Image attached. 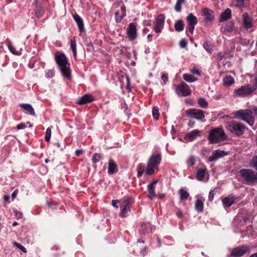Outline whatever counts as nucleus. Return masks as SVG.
<instances>
[{
  "label": "nucleus",
  "instance_id": "obj_27",
  "mask_svg": "<svg viewBox=\"0 0 257 257\" xmlns=\"http://www.w3.org/2000/svg\"><path fill=\"white\" fill-rule=\"evenodd\" d=\"M179 194L180 195V199L182 201L187 200L189 196V193L182 188L179 190Z\"/></svg>",
  "mask_w": 257,
  "mask_h": 257
},
{
  "label": "nucleus",
  "instance_id": "obj_14",
  "mask_svg": "<svg viewBox=\"0 0 257 257\" xmlns=\"http://www.w3.org/2000/svg\"><path fill=\"white\" fill-rule=\"evenodd\" d=\"M242 22L243 27L246 29H249L252 26V19L247 13L242 15Z\"/></svg>",
  "mask_w": 257,
  "mask_h": 257
},
{
  "label": "nucleus",
  "instance_id": "obj_5",
  "mask_svg": "<svg viewBox=\"0 0 257 257\" xmlns=\"http://www.w3.org/2000/svg\"><path fill=\"white\" fill-rule=\"evenodd\" d=\"M161 160V158L160 155H158L157 156L153 155L150 158L147 164V167L146 172L148 175H151L154 173V168L160 164Z\"/></svg>",
  "mask_w": 257,
  "mask_h": 257
},
{
  "label": "nucleus",
  "instance_id": "obj_55",
  "mask_svg": "<svg viewBox=\"0 0 257 257\" xmlns=\"http://www.w3.org/2000/svg\"><path fill=\"white\" fill-rule=\"evenodd\" d=\"M9 49L10 51L15 54H17V52L15 51V48L11 45H9Z\"/></svg>",
  "mask_w": 257,
  "mask_h": 257
},
{
  "label": "nucleus",
  "instance_id": "obj_53",
  "mask_svg": "<svg viewBox=\"0 0 257 257\" xmlns=\"http://www.w3.org/2000/svg\"><path fill=\"white\" fill-rule=\"evenodd\" d=\"M120 11H121V15H122V17L125 16V15H126V14H125L126 9H125V6H122L121 7Z\"/></svg>",
  "mask_w": 257,
  "mask_h": 257
},
{
  "label": "nucleus",
  "instance_id": "obj_28",
  "mask_svg": "<svg viewBox=\"0 0 257 257\" xmlns=\"http://www.w3.org/2000/svg\"><path fill=\"white\" fill-rule=\"evenodd\" d=\"M206 170V169H199L197 170L196 178L198 180L201 181L204 179Z\"/></svg>",
  "mask_w": 257,
  "mask_h": 257
},
{
  "label": "nucleus",
  "instance_id": "obj_61",
  "mask_svg": "<svg viewBox=\"0 0 257 257\" xmlns=\"http://www.w3.org/2000/svg\"><path fill=\"white\" fill-rule=\"evenodd\" d=\"M15 213H16V215L19 218H21L22 217L23 214L22 212H21L19 211H16Z\"/></svg>",
  "mask_w": 257,
  "mask_h": 257
},
{
  "label": "nucleus",
  "instance_id": "obj_43",
  "mask_svg": "<svg viewBox=\"0 0 257 257\" xmlns=\"http://www.w3.org/2000/svg\"><path fill=\"white\" fill-rule=\"evenodd\" d=\"M144 171H145L144 167L142 165H139L138 169V175L140 177H141Z\"/></svg>",
  "mask_w": 257,
  "mask_h": 257
},
{
  "label": "nucleus",
  "instance_id": "obj_17",
  "mask_svg": "<svg viewBox=\"0 0 257 257\" xmlns=\"http://www.w3.org/2000/svg\"><path fill=\"white\" fill-rule=\"evenodd\" d=\"M202 13L205 17V20L208 21H212L214 19V12L210 9L205 8L202 10Z\"/></svg>",
  "mask_w": 257,
  "mask_h": 257
},
{
  "label": "nucleus",
  "instance_id": "obj_60",
  "mask_svg": "<svg viewBox=\"0 0 257 257\" xmlns=\"http://www.w3.org/2000/svg\"><path fill=\"white\" fill-rule=\"evenodd\" d=\"M214 193H213V191H211L210 192H209V201H212L213 199V197H214Z\"/></svg>",
  "mask_w": 257,
  "mask_h": 257
},
{
  "label": "nucleus",
  "instance_id": "obj_39",
  "mask_svg": "<svg viewBox=\"0 0 257 257\" xmlns=\"http://www.w3.org/2000/svg\"><path fill=\"white\" fill-rule=\"evenodd\" d=\"M51 129L50 127H48L46 130V136L45 137V140L46 142H49L51 139Z\"/></svg>",
  "mask_w": 257,
  "mask_h": 257
},
{
  "label": "nucleus",
  "instance_id": "obj_47",
  "mask_svg": "<svg viewBox=\"0 0 257 257\" xmlns=\"http://www.w3.org/2000/svg\"><path fill=\"white\" fill-rule=\"evenodd\" d=\"M251 164L252 166L257 170V156L254 157L251 160Z\"/></svg>",
  "mask_w": 257,
  "mask_h": 257
},
{
  "label": "nucleus",
  "instance_id": "obj_44",
  "mask_svg": "<svg viewBox=\"0 0 257 257\" xmlns=\"http://www.w3.org/2000/svg\"><path fill=\"white\" fill-rule=\"evenodd\" d=\"M203 47L204 49L209 53H211L212 51V49L210 44H209L207 42H204L203 44Z\"/></svg>",
  "mask_w": 257,
  "mask_h": 257
},
{
  "label": "nucleus",
  "instance_id": "obj_15",
  "mask_svg": "<svg viewBox=\"0 0 257 257\" xmlns=\"http://www.w3.org/2000/svg\"><path fill=\"white\" fill-rule=\"evenodd\" d=\"M93 96L89 94H86L81 96L77 101V103L80 105H83L93 101Z\"/></svg>",
  "mask_w": 257,
  "mask_h": 257
},
{
  "label": "nucleus",
  "instance_id": "obj_2",
  "mask_svg": "<svg viewBox=\"0 0 257 257\" xmlns=\"http://www.w3.org/2000/svg\"><path fill=\"white\" fill-rule=\"evenodd\" d=\"M227 139L224 131L222 128L217 127L211 130L209 132L208 139L210 143H217L224 141Z\"/></svg>",
  "mask_w": 257,
  "mask_h": 257
},
{
  "label": "nucleus",
  "instance_id": "obj_24",
  "mask_svg": "<svg viewBox=\"0 0 257 257\" xmlns=\"http://www.w3.org/2000/svg\"><path fill=\"white\" fill-rule=\"evenodd\" d=\"M74 19L77 24V25L79 27V31L80 32H82V31H83L84 30V25H83V21H82V19H81V18L78 15L76 14L74 16Z\"/></svg>",
  "mask_w": 257,
  "mask_h": 257
},
{
  "label": "nucleus",
  "instance_id": "obj_29",
  "mask_svg": "<svg viewBox=\"0 0 257 257\" xmlns=\"http://www.w3.org/2000/svg\"><path fill=\"white\" fill-rule=\"evenodd\" d=\"M233 82L234 79L230 75H226L223 79V83L225 86H230Z\"/></svg>",
  "mask_w": 257,
  "mask_h": 257
},
{
  "label": "nucleus",
  "instance_id": "obj_33",
  "mask_svg": "<svg viewBox=\"0 0 257 257\" xmlns=\"http://www.w3.org/2000/svg\"><path fill=\"white\" fill-rule=\"evenodd\" d=\"M151 230V227L149 224L144 223L142 224V228L140 229V232L143 234H145L146 232Z\"/></svg>",
  "mask_w": 257,
  "mask_h": 257
},
{
  "label": "nucleus",
  "instance_id": "obj_45",
  "mask_svg": "<svg viewBox=\"0 0 257 257\" xmlns=\"http://www.w3.org/2000/svg\"><path fill=\"white\" fill-rule=\"evenodd\" d=\"M85 42L87 43L88 48H87V51H92L93 50V47L91 42H89L87 39H85Z\"/></svg>",
  "mask_w": 257,
  "mask_h": 257
},
{
  "label": "nucleus",
  "instance_id": "obj_9",
  "mask_svg": "<svg viewBox=\"0 0 257 257\" xmlns=\"http://www.w3.org/2000/svg\"><path fill=\"white\" fill-rule=\"evenodd\" d=\"M186 113L189 117L195 118L198 120H201L205 117L204 112L201 109H188L186 111Z\"/></svg>",
  "mask_w": 257,
  "mask_h": 257
},
{
  "label": "nucleus",
  "instance_id": "obj_31",
  "mask_svg": "<svg viewBox=\"0 0 257 257\" xmlns=\"http://www.w3.org/2000/svg\"><path fill=\"white\" fill-rule=\"evenodd\" d=\"M198 103L200 107L202 108H207L208 106V102L202 97H200L198 99Z\"/></svg>",
  "mask_w": 257,
  "mask_h": 257
},
{
  "label": "nucleus",
  "instance_id": "obj_62",
  "mask_svg": "<svg viewBox=\"0 0 257 257\" xmlns=\"http://www.w3.org/2000/svg\"><path fill=\"white\" fill-rule=\"evenodd\" d=\"M118 202L117 200H113L112 201V205L113 207L117 208L118 206L116 205V203Z\"/></svg>",
  "mask_w": 257,
  "mask_h": 257
},
{
  "label": "nucleus",
  "instance_id": "obj_20",
  "mask_svg": "<svg viewBox=\"0 0 257 257\" xmlns=\"http://www.w3.org/2000/svg\"><path fill=\"white\" fill-rule=\"evenodd\" d=\"M200 133L201 131L198 130H193L189 134H187L185 136L184 139L186 140L192 141L197 137V136H199Z\"/></svg>",
  "mask_w": 257,
  "mask_h": 257
},
{
  "label": "nucleus",
  "instance_id": "obj_13",
  "mask_svg": "<svg viewBox=\"0 0 257 257\" xmlns=\"http://www.w3.org/2000/svg\"><path fill=\"white\" fill-rule=\"evenodd\" d=\"M127 36L130 40H134L136 38V26L134 23H131L127 30Z\"/></svg>",
  "mask_w": 257,
  "mask_h": 257
},
{
  "label": "nucleus",
  "instance_id": "obj_11",
  "mask_svg": "<svg viewBox=\"0 0 257 257\" xmlns=\"http://www.w3.org/2000/svg\"><path fill=\"white\" fill-rule=\"evenodd\" d=\"M227 155V153L224 151L216 150L212 152V155L209 157V162H214L219 158L224 157Z\"/></svg>",
  "mask_w": 257,
  "mask_h": 257
},
{
  "label": "nucleus",
  "instance_id": "obj_37",
  "mask_svg": "<svg viewBox=\"0 0 257 257\" xmlns=\"http://www.w3.org/2000/svg\"><path fill=\"white\" fill-rule=\"evenodd\" d=\"M233 27L234 23L232 22H230L225 26L224 30L226 32H230L233 30Z\"/></svg>",
  "mask_w": 257,
  "mask_h": 257
},
{
  "label": "nucleus",
  "instance_id": "obj_10",
  "mask_svg": "<svg viewBox=\"0 0 257 257\" xmlns=\"http://www.w3.org/2000/svg\"><path fill=\"white\" fill-rule=\"evenodd\" d=\"M165 22V16L163 14L159 15L156 19L154 30L156 33H161Z\"/></svg>",
  "mask_w": 257,
  "mask_h": 257
},
{
  "label": "nucleus",
  "instance_id": "obj_51",
  "mask_svg": "<svg viewBox=\"0 0 257 257\" xmlns=\"http://www.w3.org/2000/svg\"><path fill=\"white\" fill-rule=\"evenodd\" d=\"M179 44H180V47L183 48H185L187 45V43H186L185 40L184 39L181 40L180 41Z\"/></svg>",
  "mask_w": 257,
  "mask_h": 257
},
{
  "label": "nucleus",
  "instance_id": "obj_25",
  "mask_svg": "<svg viewBox=\"0 0 257 257\" xmlns=\"http://www.w3.org/2000/svg\"><path fill=\"white\" fill-rule=\"evenodd\" d=\"M20 107L24 109L27 110L31 115L33 116L35 115V112L31 105L29 104H21Z\"/></svg>",
  "mask_w": 257,
  "mask_h": 257
},
{
  "label": "nucleus",
  "instance_id": "obj_50",
  "mask_svg": "<svg viewBox=\"0 0 257 257\" xmlns=\"http://www.w3.org/2000/svg\"><path fill=\"white\" fill-rule=\"evenodd\" d=\"M191 72L197 75H201V72L199 70V69L196 68H193V69L191 70Z\"/></svg>",
  "mask_w": 257,
  "mask_h": 257
},
{
  "label": "nucleus",
  "instance_id": "obj_35",
  "mask_svg": "<svg viewBox=\"0 0 257 257\" xmlns=\"http://www.w3.org/2000/svg\"><path fill=\"white\" fill-rule=\"evenodd\" d=\"M71 48L73 51V56L74 57L76 56L77 52H76V45L75 41L74 40H72L71 41Z\"/></svg>",
  "mask_w": 257,
  "mask_h": 257
},
{
  "label": "nucleus",
  "instance_id": "obj_21",
  "mask_svg": "<svg viewBox=\"0 0 257 257\" xmlns=\"http://www.w3.org/2000/svg\"><path fill=\"white\" fill-rule=\"evenodd\" d=\"M157 180H155L148 185V191L149 193V197L151 199H152L155 196V185L157 183Z\"/></svg>",
  "mask_w": 257,
  "mask_h": 257
},
{
  "label": "nucleus",
  "instance_id": "obj_57",
  "mask_svg": "<svg viewBox=\"0 0 257 257\" xmlns=\"http://www.w3.org/2000/svg\"><path fill=\"white\" fill-rule=\"evenodd\" d=\"M26 127V125L25 124V123H21L20 124H19L18 125H17V128L18 130H21V129H23V128H24Z\"/></svg>",
  "mask_w": 257,
  "mask_h": 257
},
{
  "label": "nucleus",
  "instance_id": "obj_16",
  "mask_svg": "<svg viewBox=\"0 0 257 257\" xmlns=\"http://www.w3.org/2000/svg\"><path fill=\"white\" fill-rule=\"evenodd\" d=\"M178 89L180 90L184 96L188 95L191 93L188 85L184 82H182L179 84Z\"/></svg>",
  "mask_w": 257,
  "mask_h": 257
},
{
  "label": "nucleus",
  "instance_id": "obj_54",
  "mask_svg": "<svg viewBox=\"0 0 257 257\" xmlns=\"http://www.w3.org/2000/svg\"><path fill=\"white\" fill-rule=\"evenodd\" d=\"M47 74L48 77L52 78L54 76V72L52 70H49Z\"/></svg>",
  "mask_w": 257,
  "mask_h": 257
},
{
  "label": "nucleus",
  "instance_id": "obj_34",
  "mask_svg": "<svg viewBox=\"0 0 257 257\" xmlns=\"http://www.w3.org/2000/svg\"><path fill=\"white\" fill-rule=\"evenodd\" d=\"M185 2V0H177V3L175 6V10L176 12H179L181 10V5Z\"/></svg>",
  "mask_w": 257,
  "mask_h": 257
},
{
  "label": "nucleus",
  "instance_id": "obj_64",
  "mask_svg": "<svg viewBox=\"0 0 257 257\" xmlns=\"http://www.w3.org/2000/svg\"><path fill=\"white\" fill-rule=\"evenodd\" d=\"M82 154V151L80 150H77L75 152V154L76 156H79L80 155Z\"/></svg>",
  "mask_w": 257,
  "mask_h": 257
},
{
  "label": "nucleus",
  "instance_id": "obj_8",
  "mask_svg": "<svg viewBox=\"0 0 257 257\" xmlns=\"http://www.w3.org/2000/svg\"><path fill=\"white\" fill-rule=\"evenodd\" d=\"M256 89L255 87H251L249 85H244L235 90L238 96L244 97L251 94Z\"/></svg>",
  "mask_w": 257,
  "mask_h": 257
},
{
  "label": "nucleus",
  "instance_id": "obj_18",
  "mask_svg": "<svg viewBox=\"0 0 257 257\" xmlns=\"http://www.w3.org/2000/svg\"><path fill=\"white\" fill-rule=\"evenodd\" d=\"M231 16V11L230 9H226L222 12L219 17V22H223L229 20Z\"/></svg>",
  "mask_w": 257,
  "mask_h": 257
},
{
  "label": "nucleus",
  "instance_id": "obj_41",
  "mask_svg": "<svg viewBox=\"0 0 257 257\" xmlns=\"http://www.w3.org/2000/svg\"><path fill=\"white\" fill-rule=\"evenodd\" d=\"M13 244L15 246H16L18 248L20 249L23 252H27L26 248L24 246H23L22 245H21V244H20L17 242H14L13 243Z\"/></svg>",
  "mask_w": 257,
  "mask_h": 257
},
{
  "label": "nucleus",
  "instance_id": "obj_46",
  "mask_svg": "<svg viewBox=\"0 0 257 257\" xmlns=\"http://www.w3.org/2000/svg\"><path fill=\"white\" fill-rule=\"evenodd\" d=\"M195 158L194 156H191L190 157V158L188 159L187 162L188 164H190L191 166H192L195 162Z\"/></svg>",
  "mask_w": 257,
  "mask_h": 257
},
{
  "label": "nucleus",
  "instance_id": "obj_42",
  "mask_svg": "<svg viewBox=\"0 0 257 257\" xmlns=\"http://www.w3.org/2000/svg\"><path fill=\"white\" fill-rule=\"evenodd\" d=\"M115 21L116 23H120L124 17H122V15H119V12L117 11L115 13Z\"/></svg>",
  "mask_w": 257,
  "mask_h": 257
},
{
  "label": "nucleus",
  "instance_id": "obj_12",
  "mask_svg": "<svg viewBox=\"0 0 257 257\" xmlns=\"http://www.w3.org/2000/svg\"><path fill=\"white\" fill-rule=\"evenodd\" d=\"M227 155V153L224 151L216 150L212 152V155L209 157V162H214L219 158L224 157Z\"/></svg>",
  "mask_w": 257,
  "mask_h": 257
},
{
  "label": "nucleus",
  "instance_id": "obj_26",
  "mask_svg": "<svg viewBox=\"0 0 257 257\" xmlns=\"http://www.w3.org/2000/svg\"><path fill=\"white\" fill-rule=\"evenodd\" d=\"M175 31L177 32H181L184 30V24L182 20H177L174 25Z\"/></svg>",
  "mask_w": 257,
  "mask_h": 257
},
{
  "label": "nucleus",
  "instance_id": "obj_30",
  "mask_svg": "<svg viewBox=\"0 0 257 257\" xmlns=\"http://www.w3.org/2000/svg\"><path fill=\"white\" fill-rule=\"evenodd\" d=\"M183 79L188 82H192L196 80H197V78L195 77L193 75H190L188 74H184L183 75Z\"/></svg>",
  "mask_w": 257,
  "mask_h": 257
},
{
  "label": "nucleus",
  "instance_id": "obj_36",
  "mask_svg": "<svg viewBox=\"0 0 257 257\" xmlns=\"http://www.w3.org/2000/svg\"><path fill=\"white\" fill-rule=\"evenodd\" d=\"M152 114L154 118L155 119L158 120L159 119L160 114L159 112V109L156 106L153 107Z\"/></svg>",
  "mask_w": 257,
  "mask_h": 257
},
{
  "label": "nucleus",
  "instance_id": "obj_49",
  "mask_svg": "<svg viewBox=\"0 0 257 257\" xmlns=\"http://www.w3.org/2000/svg\"><path fill=\"white\" fill-rule=\"evenodd\" d=\"M237 2L236 6L238 7H244V0H235Z\"/></svg>",
  "mask_w": 257,
  "mask_h": 257
},
{
  "label": "nucleus",
  "instance_id": "obj_22",
  "mask_svg": "<svg viewBox=\"0 0 257 257\" xmlns=\"http://www.w3.org/2000/svg\"><path fill=\"white\" fill-rule=\"evenodd\" d=\"M235 198L231 195L223 199L222 203L226 207L230 206L234 202Z\"/></svg>",
  "mask_w": 257,
  "mask_h": 257
},
{
  "label": "nucleus",
  "instance_id": "obj_48",
  "mask_svg": "<svg viewBox=\"0 0 257 257\" xmlns=\"http://www.w3.org/2000/svg\"><path fill=\"white\" fill-rule=\"evenodd\" d=\"M131 201V199L128 197H126V198H124L123 202H124V206L130 207L129 204L130 203V202Z\"/></svg>",
  "mask_w": 257,
  "mask_h": 257
},
{
  "label": "nucleus",
  "instance_id": "obj_19",
  "mask_svg": "<svg viewBox=\"0 0 257 257\" xmlns=\"http://www.w3.org/2000/svg\"><path fill=\"white\" fill-rule=\"evenodd\" d=\"M117 166L115 162L112 159H110L108 161V174L109 175H111L114 174V173L117 172Z\"/></svg>",
  "mask_w": 257,
  "mask_h": 257
},
{
  "label": "nucleus",
  "instance_id": "obj_52",
  "mask_svg": "<svg viewBox=\"0 0 257 257\" xmlns=\"http://www.w3.org/2000/svg\"><path fill=\"white\" fill-rule=\"evenodd\" d=\"M43 12L40 9H38L36 12V16L37 18H39L42 15Z\"/></svg>",
  "mask_w": 257,
  "mask_h": 257
},
{
  "label": "nucleus",
  "instance_id": "obj_23",
  "mask_svg": "<svg viewBox=\"0 0 257 257\" xmlns=\"http://www.w3.org/2000/svg\"><path fill=\"white\" fill-rule=\"evenodd\" d=\"M188 25H196L197 23V19L192 14H189L186 18Z\"/></svg>",
  "mask_w": 257,
  "mask_h": 257
},
{
  "label": "nucleus",
  "instance_id": "obj_59",
  "mask_svg": "<svg viewBox=\"0 0 257 257\" xmlns=\"http://www.w3.org/2000/svg\"><path fill=\"white\" fill-rule=\"evenodd\" d=\"M195 25H189L188 30L191 34H193Z\"/></svg>",
  "mask_w": 257,
  "mask_h": 257
},
{
  "label": "nucleus",
  "instance_id": "obj_38",
  "mask_svg": "<svg viewBox=\"0 0 257 257\" xmlns=\"http://www.w3.org/2000/svg\"><path fill=\"white\" fill-rule=\"evenodd\" d=\"M101 159V156L100 154L95 153L92 156V162L94 164L97 163Z\"/></svg>",
  "mask_w": 257,
  "mask_h": 257
},
{
  "label": "nucleus",
  "instance_id": "obj_63",
  "mask_svg": "<svg viewBox=\"0 0 257 257\" xmlns=\"http://www.w3.org/2000/svg\"><path fill=\"white\" fill-rule=\"evenodd\" d=\"M18 189H16L15 190L13 193H12V197L13 198H14L18 194Z\"/></svg>",
  "mask_w": 257,
  "mask_h": 257
},
{
  "label": "nucleus",
  "instance_id": "obj_32",
  "mask_svg": "<svg viewBox=\"0 0 257 257\" xmlns=\"http://www.w3.org/2000/svg\"><path fill=\"white\" fill-rule=\"evenodd\" d=\"M195 209L197 211L199 212H201L203 211V204L202 202L200 200H197L195 202Z\"/></svg>",
  "mask_w": 257,
  "mask_h": 257
},
{
  "label": "nucleus",
  "instance_id": "obj_56",
  "mask_svg": "<svg viewBox=\"0 0 257 257\" xmlns=\"http://www.w3.org/2000/svg\"><path fill=\"white\" fill-rule=\"evenodd\" d=\"M126 81H127V84H126V88L129 90V91H131V89L130 87L131 85V82L130 79L128 77V76H126Z\"/></svg>",
  "mask_w": 257,
  "mask_h": 257
},
{
  "label": "nucleus",
  "instance_id": "obj_7",
  "mask_svg": "<svg viewBox=\"0 0 257 257\" xmlns=\"http://www.w3.org/2000/svg\"><path fill=\"white\" fill-rule=\"evenodd\" d=\"M250 247L247 245H241L234 247L229 255L230 257H240L246 253L250 252Z\"/></svg>",
  "mask_w": 257,
  "mask_h": 257
},
{
  "label": "nucleus",
  "instance_id": "obj_6",
  "mask_svg": "<svg viewBox=\"0 0 257 257\" xmlns=\"http://www.w3.org/2000/svg\"><path fill=\"white\" fill-rule=\"evenodd\" d=\"M228 128L232 133L235 134L237 136L243 134L245 126L240 122L232 121L228 124Z\"/></svg>",
  "mask_w": 257,
  "mask_h": 257
},
{
  "label": "nucleus",
  "instance_id": "obj_58",
  "mask_svg": "<svg viewBox=\"0 0 257 257\" xmlns=\"http://www.w3.org/2000/svg\"><path fill=\"white\" fill-rule=\"evenodd\" d=\"M162 79L164 81L165 83H166V82L168 81V75L167 74H164L162 76Z\"/></svg>",
  "mask_w": 257,
  "mask_h": 257
},
{
  "label": "nucleus",
  "instance_id": "obj_40",
  "mask_svg": "<svg viewBox=\"0 0 257 257\" xmlns=\"http://www.w3.org/2000/svg\"><path fill=\"white\" fill-rule=\"evenodd\" d=\"M128 211H130V207L124 206L123 208H122L120 212L121 216L123 217H126L125 214Z\"/></svg>",
  "mask_w": 257,
  "mask_h": 257
},
{
  "label": "nucleus",
  "instance_id": "obj_4",
  "mask_svg": "<svg viewBox=\"0 0 257 257\" xmlns=\"http://www.w3.org/2000/svg\"><path fill=\"white\" fill-rule=\"evenodd\" d=\"M252 110L246 109L245 111L239 110L236 112L235 117L238 119L246 121L250 126L254 123V119L252 116Z\"/></svg>",
  "mask_w": 257,
  "mask_h": 257
},
{
  "label": "nucleus",
  "instance_id": "obj_3",
  "mask_svg": "<svg viewBox=\"0 0 257 257\" xmlns=\"http://www.w3.org/2000/svg\"><path fill=\"white\" fill-rule=\"evenodd\" d=\"M239 174L248 184L257 182V173L251 169H241Z\"/></svg>",
  "mask_w": 257,
  "mask_h": 257
},
{
  "label": "nucleus",
  "instance_id": "obj_1",
  "mask_svg": "<svg viewBox=\"0 0 257 257\" xmlns=\"http://www.w3.org/2000/svg\"><path fill=\"white\" fill-rule=\"evenodd\" d=\"M55 61L60 68L62 75L66 78L70 80L71 71L70 64L68 62L67 58L65 55L60 52L55 54Z\"/></svg>",
  "mask_w": 257,
  "mask_h": 257
}]
</instances>
